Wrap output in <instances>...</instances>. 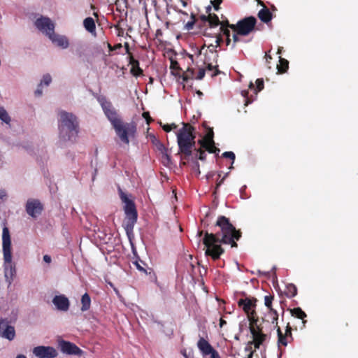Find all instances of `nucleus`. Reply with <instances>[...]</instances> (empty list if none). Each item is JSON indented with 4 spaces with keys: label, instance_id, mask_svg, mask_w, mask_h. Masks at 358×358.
<instances>
[{
    "label": "nucleus",
    "instance_id": "obj_29",
    "mask_svg": "<svg viewBox=\"0 0 358 358\" xmlns=\"http://www.w3.org/2000/svg\"><path fill=\"white\" fill-rule=\"evenodd\" d=\"M285 294L288 298L294 297L297 294V288L295 285L292 283L287 285Z\"/></svg>",
    "mask_w": 358,
    "mask_h": 358
},
{
    "label": "nucleus",
    "instance_id": "obj_5",
    "mask_svg": "<svg viewBox=\"0 0 358 358\" xmlns=\"http://www.w3.org/2000/svg\"><path fill=\"white\" fill-rule=\"evenodd\" d=\"M2 247L4 260L5 278L11 284L15 274V268L12 264L11 240L8 229L5 227L2 231Z\"/></svg>",
    "mask_w": 358,
    "mask_h": 358
},
{
    "label": "nucleus",
    "instance_id": "obj_9",
    "mask_svg": "<svg viewBox=\"0 0 358 358\" xmlns=\"http://www.w3.org/2000/svg\"><path fill=\"white\" fill-rule=\"evenodd\" d=\"M213 138V130L212 128H209L205 136L198 141V143L209 153L218 155L220 150L215 146Z\"/></svg>",
    "mask_w": 358,
    "mask_h": 358
},
{
    "label": "nucleus",
    "instance_id": "obj_59",
    "mask_svg": "<svg viewBox=\"0 0 358 358\" xmlns=\"http://www.w3.org/2000/svg\"><path fill=\"white\" fill-rule=\"evenodd\" d=\"M211 6H208L206 8V13H208V15H209V13H211L210 11H211Z\"/></svg>",
    "mask_w": 358,
    "mask_h": 358
},
{
    "label": "nucleus",
    "instance_id": "obj_36",
    "mask_svg": "<svg viewBox=\"0 0 358 358\" xmlns=\"http://www.w3.org/2000/svg\"><path fill=\"white\" fill-rule=\"evenodd\" d=\"M274 299V295L269 294L264 296V305L268 308V310L273 308L272 303Z\"/></svg>",
    "mask_w": 358,
    "mask_h": 358
},
{
    "label": "nucleus",
    "instance_id": "obj_50",
    "mask_svg": "<svg viewBox=\"0 0 358 358\" xmlns=\"http://www.w3.org/2000/svg\"><path fill=\"white\" fill-rule=\"evenodd\" d=\"M229 28H225V29H220V33H222L223 35L227 37H230V31L229 29Z\"/></svg>",
    "mask_w": 358,
    "mask_h": 358
},
{
    "label": "nucleus",
    "instance_id": "obj_31",
    "mask_svg": "<svg viewBox=\"0 0 358 358\" xmlns=\"http://www.w3.org/2000/svg\"><path fill=\"white\" fill-rule=\"evenodd\" d=\"M256 88L255 89L254 84L250 82L249 85L250 89H254L255 93L257 94L259 92L262 91L264 87V80L262 78H258L256 80Z\"/></svg>",
    "mask_w": 358,
    "mask_h": 358
},
{
    "label": "nucleus",
    "instance_id": "obj_61",
    "mask_svg": "<svg viewBox=\"0 0 358 358\" xmlns=\"http://www.w3.org/2000/svg\"><path fill=\"white\" fill-rule=\"evenodd\" d=\"M265 58H266V61H267L268 62H269V61H270L271 59H272L271 56V55H268L267 53H266V55H265Z\"/></svg>",
    "mask_w": 358,
    "mask_h": 358
},
{
    "label": "nucleus",
    "instance_id": "obj_30",
    "mask_svg": "<svg viewBox=\"0 0 358 358\" xmlns=\"http://www.w3.org/2000/svg\"><path fill=\"white\" fill-rule=\"evenodd\" d=\"M279 64L277 66V69L279 73H284L287 71L289 68V62L280 57Z\"/></svg>",
    "mask_w": 358,
    "mask_h": 358
},
{
    "label": "nucleus",
    "instance_id": "obj_34",
    "mask_svg": "<svg viewBox=\"0 0 358 358\" xmlns=\"http://www.w3.org/2000/svg\"><path fill=\"white\" fill-rule=\"evenodd\" d=\"M0 120L6 124H9L10 122V117L3 107H0Z\"/></svg>",
    "mask_w": 358,
    "mask_h": 358
},
{
    "label": "nucleus",
    "instance_id": "obj_7",
    "mask_svg": "<svg viewBox=\"0 0 358 358\" xmlns=\"http://www.w3.org/2000/svg\"><path fill=\"white\" fill-rule=\"evenodd\" d=\"M257 20L253 16L246 17L231 26L234 32L239 34L240 36H248L255 30Z\"/></svg>",
    "mask_w": 358,
    "mask_h": 358
},
{
    "label": "nucleus",
    "instance_id": "obj_12",
    "mask_svg": "<svg viewBox=\"0 0 358 358\" xmlns=\"http://www.w3.org/2000/svg\"><path fill=\"white\" fill-rule=\"evenodd\" d=\"M43 209L42 203L38 199H29L26 203V211L32 217L39 215Z\"/></svg>",
    "mask_w": 358,
    "mask_h": 358
},
{
    "label": "nucleus",
    "instance_id": "obj_2",
    "mask_svg": "<svg viewBox=\"0 0 358 358\" xmlns=\"http://www.w3.org/2000/svg\"><path fill=\"white\" fill-rule=\"evenodd\" d=\"M98 101L101 104L104 114L110 122L116 134L122 142L128 145L129 143V136L134 137L136 131L135 123L123 122L111 102L108 101L105 96L98 97Z\"/></svg>",
    "mask_w": 358,
    "mask_h": 358
},
{
    "label": "nucleus",
    "instance_id": "obj_10",
    "mask_svg": "<svg viewBox=\"0 0 358 358\" xmlns=\"http://www.w3.org/2000/svg\"><path fill=\"white\" fill-rule=\"evenodd\" d=\"M35 26L38 30L44 33L48 37L51 35L50 33L55 31V24L49 17H41L35 22Z\"/></svg>",
    "mask_w": 358,
    "mask_h": 358
},
{
    "label": "nucleus",
    "instance_id": "obj_57",
    "mask_svg": "<svg viewBox=\"0 0 358 358\" xmlns=\"http://www.w3.org/2000/svg\"><path fill=\"white\" fill-rule=\"evenodd\" d=\"M258 5L262 6V8H267L264 2L262 0H257Z\"/></svg>",
    "mask_w": 358,
    "mask_h": 358
},
{
    "label": "nucleus",
    "instance_id": "obj_13",
    "mask_svg": "<svg viewBox=\"0 0 358 358\" xmlns=\"http://www.w3.org/2000/svg\"><path fill=\"white\" fill-rule=\"evenodd\" d=\"M0 336L9 341H13L15 337V328L9 324L7 319L0 320Z\"/></svg>",
    "mask_w": 358,
    "mask_h": 358
},
{
    "label": "nucleus",
    "instance_id": "obj_23",
    "mask_svg": "<svg viewBox=\"0 0 358 358\" xmlns=\"http://www.w3.org/2000/svg\"><path fill=\"white\" fill-rule=\"evenodd\" d=\"M277 334H278V345L287 346V344L292 342L293 340H290V338L283 334L280 327L276 328Z\"/></svg>",
    "mask_w": 358,
    "mask_h": 358
},
{
    "label": "nucleus",
    "instance_id": "obj_38",
    "mask_svg": "<svg viewBox=\"0 0 358 358\" xmlns=\"http://www.w3.org/2000/svg\"><path fill=\"white\" fill-rule=\"evenodd\" d=\"M52 81V78L50 74H45L43 76V79L41 81L40 85L44 84L45 85H49Z\"/></svg>",
    "mask_w": 358,
    "mask_h": 358
},
{
    "label": "nucleus",
    "instance_id": "obj_25",
    "mask_svg": "<svg viewBox=\"0 0 358 358\" xmlns=\"http://www.w3.org/2000/svg\"><path fill=\"white\" fill-rule=\"evenodd\" d=\"M266 317H268L267 321L271 322V324H274V328H278V313L276 310L273 308H271L268 310Z\"/></svg>",
    "mask_w": 358,
    "mask_h": 358
},
{
    "label": "nucleus",
    "instance_id": "obj_16",
    "mask_svg": "<svg viewBox=\"0 0 358 358\" xmlns=\"http://www.w3.org/2000/svg\"><path fill=\"white\" fill-rule=\"evenodd\" d=\"M290 313L292 316L301 320L298 325L295 326V329H297L298 328L300 329H303L307 322L306 320V317H307L306 313L299 307L291 309Z\"/></svg>",
    "mask_w": 358,
    "mask_h": 358
},
{
    "label": "nucleus",
    "instance_id": "obj_53",
    "mask_svg": "<svg viewBox=\"0 0 358 358\" xmlns=\"http://www.w3.org/2000/svg\"><path fill=\"white\" fill-rule=\"evenodd\" d=\"M227 176V174H226L219 182H217L215 190H217L220 187V186L224 182V180Z\"/></svg>",
    "mask_w": 358,
    "mask_h": 358
},
{
    "label": "nucleus",
    "instance_id": "obj_27",
    "mask_svg": "<svg viewBox=\"0 0 358 358\" xmlns=\"http://www.w3.org/2000/svg\"><path fill=\"white\" fill-rule=\"evenodd\" d=\"M83 26L85 29L90 33H94L96 31V25L94 20L92 17H86L83 21Z\"/></svg>",
    "mask_w": 358,
    "mask_h": 358
},
{
    "label": "nucleus",
    "instance_id": "obj_39",
    "mask_svg": "<svg viewBox=\"0 0 358 358\" xmlns=\"http://www.w3.org/2000/svg\"><path fill=\"white\" fill-rule=\"evenodd\" d=\"M191 17L192 19V20L191 21H189L187 24H186V28L188 29V30H190V29H192L193 27H194V25L196 22V20H195V16L194 14H192L191 15Z\"/></svg>",
    "mask_w": 358,
    "mask_h": 358
},
{
    "label": "nucleus",
    "instance_id": "obj_33",
    "mask_svg": "<svg viewBox=\"0 0 358 358\" xmlns=\"http://www.w3.org/2000/svg\"><path fill=\"white\" fill-rule=\"evenodd\" d=\"M206 71L211 72V77H215L220 73V71L218 69V65L214 66L212 64H207Z\"/></svg>",
    "mask_w": 358,
    "mask_h": 358
},
{
    "label": "nucleus",
    "instance_id": "obj_62",
    "mask_svg": "<svg viewBox=\"0 0 358 358\" xmlns=\"http://www.w3.org/2000/svg\"><path fill=\"white\" fill-rule=\"evenodd\" d=\"M230 43H231V38H230V37H227V38H226V44H227V45H230Z\"/></svg>",
    "mask_w": 358,
    "mask_h": 358
},
{
    "label": "nucleus",
    "instance_id": "obj_51",
    "mask_svg": "<svg viewBox=\"0 0 358 358\" xmlns=\"http://www.w3.org/2000/svg\"><path fill=\"white\" fill-rule=\"evenodd\" d=\"M216 48H213L212 47L208 48L209 52H210L213 55H214V57H215V62H217V59L218 57V54H217V51Z\"/></svg>",
    "mask_w": 358,
    "mask_h": 358
},
{
    "label": "nucleus",
    "instance_id": "obj_21",
    "mask_svg": "<svg viewBox=\"0 0 358 358\" xmlns=\"http://www.w3.org/2000/svg\"><path fill=\"white\" fill-rule=\"evenodd\" d=\"M250 333L252 336L253 343L256 349L259 348L260 345L266 341V334H256L253 328H250Z\"/></svg>",
    "mask_w": 358,
    "mask_h": 358
},
{
    "label": "nucleus",
    "instance_id": "obj_6",
    "mask_svg": "<svg viewBox=\"0 0 358 358\" xmlns=\"http://www.w3.org/2000/svg\"><path fill=\"white\" fill-rule=\"evenodd\" d=\"M119 194L122 201L124 203V228L128 233L134 229V227L138 219V212L134 201L129 199L127 195L120 188H119Z\"/></svg>",
    "mask_w": 358,
    "mask_h": 358
},
{
    "label": "nucleus",
    "instance_id": "obj_8",
    "mask_svg": "<svg viewBox=\"0 0 358 358\" xmlns=\"http://www.w3.org/2000/svg\"><path fill=\"white\" fill-rule=\"evenodd\" d=\"M257 299L255 297H245L240 299L238 302V306L247 315L248 319L257 316L256 312Z\"/></svg>",
    "mask_w": 358,
    "mask_h": 358
},
{
    "label": "nucleus",
    "instance_id": "obj_24",
    "mask_svg": "<svg viewBox=\"0 0 358 358\" xmlns=\"http://www.w3.org/2000/svg\"><path fill=\"white\" fill-rule=\"evenodd\" d=\"M153 143L156 146L157 150L161 152V154L162 155L163 157L165 158L168 161V162H170V156L168 154V150L164 146V145L162 142H160L159 140H157L156 138H155V141H153Z\"/></svg>",
    "mask_w": 358,
    "mask_h": 358
},
{
    "label": "nucleus",
    "instance_id": "obj_44",
    "mask_svg": "<svg viewBox=\"0 0 358 358\" xmlns=\"http://www.w3.org/2000/svg\"><path fill=\"white\" fill-rule=\"evenodd\" d=\"M176 127H177V126L175 124H164V125L162 126V128H163L164 131H165L166 132H169L173 129H176Z\"/></svg>",
    "mask_w": 358,
    "mask_h": 358
},
{
    "label": "nucleus",
    "instance_id": "obj_1",
    "mask_svg": "<svg viewBox=\"0 0 358 358\" xmlns=\"http://www.w3.org/2000/svg\"><path fill=\"white\" fill-rule=\"evenodd\" d=\"M215 226L219 227L220 232L209 233L199 230L197 236L201 237L203 234V244L206 247L205 255L210 257L213 260L219 259L224 252L222 244L230 245L231 248H237L236 241L242 237V232L230 222L229 218L220 215L217 217Z\"/></svg>",
    "mask_w": 358,
    "mask_h": 358
},
{
    "label": "nucleus",
    "instance_id": "obj_26",
    "mask_svg": "<svg viewBox=\"0 0 358 358\" xmlns=\"http://www.w3.org/2000/svg\"><path fill=\"white\" fill-rule=\"evenodd\" d=\"M250 322L249 328H253L256 334H263V327L261 324H258L259 317L258 316L251 317L248 320Z\"/></svg>",
    "mask_w": 358,
    "mask_h": 358
},
{
    "label": "nucleus",
    "instance_id": "obj_17",
    "mask_svg": "<svg viewBox=\"0 0 358 358\" xmlns=\"http://www.w3.org/2000/svg\"><path fill=\"white\" fill-rule=\"evenodd\" d=\"M52 303L57 308L62 311H67L69 308V300L64 295L55 296L52 299Z\"/></svg>",
    "mask_w": 358,
    "mask_h": 358
},
{
    "label": "nucleus",
    "instance_id": "obj_40",
    "mask_svg": "<svg viewBox=\"0 0 358 358\" xmlns=\"http://www.w3.org/2000/svg\"><path fill=\"white\" fill-rule=\"evenodd\" d=\"M222 157L224 158H229L232 160V163L235 160V154L233 152L229 151V152H224L222 154Z\"/></svg>",
    "mask_w": 358,
    "mask_h": 358
},
{
    "label": "nucleus",
    "instance_id": "obj_64",
    "mask_svg": "<svg viewBox=\"0 0 358 358\" xmlns=\"http://www.w3.org/2000/svg\"><path fill=\"white\" fill-rule=\"evenodd\" d=\"M16 358H26V357L24 355H20Z\"/></svg>",
    "mask_w": 358,
    "mask_h": 358
},
{
    "label": "nucleus",
    "instance_id": "obj_3",
    "mask_svg": "<svg viewBox=\"0 0 358 358\" xmlns=\"http://www.w3.org/2000/svg\"><path fill=\"white\" fill-rule=\"evenodd\" d=\"M182 124L183 127L177 133V143L179 152L182 155V159H188L192 155V150H196L195 160H206V150L201 147L199 149L195 148V128L189 123H182Z\"/></svg>",
    "mask_w": 358,
    "mask_h": 358
},
{
    "label": "nucleus",
    "instance_id": "obj_42",
    "mask_svg": "<svg viewBox=\"0 0 358 358\" xmlns=\"http://www.w3.org/2000/svg\"><path fill=\"white\" fill-rule=\"evenodd\" d=\"M292 327L288 323L286 326L285 333L284 334L290 338V340H293L292 334Z\"/></svg>",
    "mask_w": 358,
    "mask_h": 358
},
{
    "label": "nucleus",
    "instance_id": "obj_48",
    "mask_svg": "<svg viewBox=\"0 0 358 358\" xmlns=\"http://www.w3.org/2000/svg\"><path fill=\"white\" fill-rule=\"evenodd\" d=\"M108 48H109L110 51H113L122 48V45L121 43H117L114 46H112L110 43H108Z\"/></svg>",
    "mask_w": 358,
    "mask_h": 358
},
{
    "label": "nucleus",
    "instance_id": "obj_28",
    "mask_svg": "<svg viewBox=\"0 0 358 358\" xmlns=\"http://www.w3.org/2000/svg\"><path fill=\"white\" fill-rule=\"evenodd\" d=\"M81 310L83 312L87 311L90 308L91 298L87 293H85L81 298Z\"/></svg>",
    "mask_w": 358,
    "mask_h": 358
},
{
    "label": "nucleus",
    "instance_id": "obj_45",
    "mask_svg": "<svg viewBox=\"0 0 358 358\" xmlns=\"http://www.w3.org/2000/svg\"><path fill=\"white\" fill-rule=\"evenodd\" d=\"M238 36H240L239 34H237L236 32H234V34H233V36H232V38H233L232 48H234L236 46V44L241 41Z\"/></svg>",
    "mask_w": 358,
    "mask_h": 358
},
{
    "label": "nucleus",
    "instance_id": "obj_35",
    "mask_svg": "<svg viewBox=\"0 0 358 358\" xmlns=\"http://www.w3.org/2000/svg\"><path fill=\"white\" fill-rule=\"evenodd\" d=\"M215 45L214 44L209 45L208 48H210V47L214 48H217V47L220 46L221 43L223 41L221 33L215 34Z\"/></svg>",
    "mask_w": 358,
    "mask_h": 358
},
{
    "label": "nucleus",
    "instance_id": "obj_19",
    "mask_svg": "<svg viewBox=\"0 0 358 358\" xmlns=\"http://www.w3.org/2000/svg\"><path fill=\"white\" fill-rule=\"evenodd\" d=\"M200 19L203 22H208L210 28L216 27L220 23L218 16L215 13H209L208 15H201Z\"/></svg>",
    "mask_w": 358,
    "mask_h": 358
},
{
    "label": "nucleus",
    "instance_id": "obj_11",
    "mask_svg": "<svg viewBox=\"0 0 358 358\" xmlns=\"http://www.w3.org/2000/svg\"><path fill=\"white\" fill-rule=\"evenodd\" d=\"M197 347L203 356L210 355V358H220L217 351L203 337L199 339Z\"/></svg>",
    "mask_w": 358,
    "mask_h": 358
},
{
    "label": "nucleus",
    "instance_id": "obj_14",
    "mask_svg": "<svg viewBox=\"0 0 358 358\" xmlns=\"http://www.w3.org/2000/svg\"><path fill=\"white\" fill-rule=\"evenodd\" d=\"M33 353L39 358H55L57 355V350L50 346L35 347Z\"/></svg>",
    "mask_w": 358,
    "mask_h": 358
},
{
    "label": "nucleus",
    "instance_id": "obj_46",
    "mask_svg": "<svg viewBox=\"0 0 358 358\" xmlns=\"http://www.w3.org/2000/svg\"><path fill=\"white\" fill-rule=\"evenodd\" d=\"M223 0H213L211 1V3L213 4L214 9L215 10H218L220 9V5L222 3Z\"/></svg>",
    "mask_w": 358,
    "mask_h": 358
},
{
    "label": "nucleus",
    "instance_id": "obj_60",
    "mask_svg": "<svg viewBox=\"0 0 358 358\" xmlns=\"http://www.w3.org/2000/svg\"><path fill=\"white\" fill-rule=\"evenodd\" d=\"M268 5L270 6V8L272 11H275L277 10V8H275V6L273 5V4H270L269 3H268Z\"/></svg>",
    "mask_w": 358,
    "mask_h": 358
},
{
    "label": "nucleus",
    "instance_id": "obj_55",
    "mask_svg": "<svg viewBox=\"0 0 358 358\" xmlns=\"http://www.w3.org/2000/svg\"><path fill=\"white\" fill-rule=\"evenodd\" d=\"M124 48H125V50H126V52L129 55V57L130 55H132V54L129 51V45L128 43H124Z\"/></svg>",
    "mask_w": 358,
    "mask_h": 358
},
{
    "label": "nucleus",
    "instance_id": "obj_18",
    "mask_svg": "<svg viewBox=\"0 0 358 358\" xmlns=\"http://www.w3.org/2000/svg\"><path fill=\"white\" fill-rule=\"evenodd\" d=\"M50 34L51 35H50L48 38L52 41L53 43L63 49H66L69 47V41L66 36L56 34L55 31Z\"/></svg>",
    "mask_w": 358,
    "mask_h": 358
},
{
    "label": "nucleus",
    "instance_id": "obj_41",
    "mask_svg": "<svg viewBox=\"0 0 358 358\" xmlns=\"http://www.w3.org/2000/svg\"><path fill=\"white\" fill-rule=\"evenodd\" d=\"M241 94L245 98V106H248L249 103L252 102V100L250 99V98H248V91L243 90L241 92Z\"/></svg>",
    "mask_w": 358,
    "mask_h": 358
},
{
    "label": "nucleus",
    "instance_id": "obj_63",
    "mask_svg": "<svg viewBox=\"0 0 358 358\" xmlns=\"http://www.w3.org/2000/svg\"><path fill=\"white\" fill-rule=\"evenodd\" d=\"M188 79H189V78H188V76H187L184 75V76H182V80H183L184 81L187 82V81L188 80Z\"/></svg>",
    "mask_w": 358,
    "mask_h": 358
},
{
    "label": "nucleus",
    "instance_id": "obj_52",
    "mask_svg": "<svg viewBox=\"0 0 358 358\" xmlns=\"http://www.w3.org/2000/svg\"><path fill=\"white\" fill-rule=\"evenodd\" d=\"M41 85H38L36 90L34 92V94L36 96H39L43 94L42 90L41 88Z\"/></svg>",
    "mask_w": 358,
    "mask_h": 358
},
{
    "label": "nucleus",
    "instance_id": "obj_20",
    "mask_svg": "<svg viewBox=\"0 0 358 358\" xmlns=\"http://www.w3.org/2000/svg\"><path fill=\"white\" fill-rule=\"evenodd\" d=\"M129 63L131 66L130 73L134 76L138 77L143 75V70L139 66V62L137 59H134L133 55H130Z\"/></svg>",
    "mask_w": 358,
    "mask_h": 358
},
{
    "label": "nucleus",
    "instance_id": "obj_54",
    "mask_svg": "<svg viewBox=\"0 0 358 358\" xmlns=\"http://www.w3.org/2000/svg\"><path fill=\"white\" fill-rule=\"evenodd\" d=\"M43 261L46 263H50L51 262V257L48 255H45L43 256Z\"/></svg>",
    "mask_w": 358,
    "mask_h": 358
},
{
    "label": "nucleus",
    "instance_id": "obj_32",
    "mask_svg": "<svg viewBox=\"0 0 358 358\" xmlns=\"http://www.w3.org/2000/svg\"><path fill=\"white\" fill-rule=\"evenodd\" d=\"M170 69L172 70V73L175 76L179 74L180 71H182L178 62L173 59H171Z\"/></svg>",
    "mask_w": 358,
    "mask_h": 358
},
{
    "label": "nucleus",
    "instance_id": "obj_56",
    "mask_svg": "<svg viewBox=\"0 0 358 358\" xmlns=\"http://www.w3.org/2000/svg\"><path fill=\"white\" fill-rule=\"evenodd\" d=\"M6 196V193L3 189H0V199H3Z\"/></svg>",
    "mask_w": 358,
    "mask_h": 358
},
{
    "label": "nucleus",
    "instance_id": "obj_22",
    "mask_svg": "<svg viewBox=\"0 0 358 358\" xmlns=\"http://www.w3.org/2000/svg\"><path fill=\"white\" fill-rule=\"evenodd\" d=\"M258 17L264 23H268L273 18V15L268 8L261 9L258 13Z\"/></svg>",
    "mask_w": 358,
    "mask_h": 358
},
{
    "label": "nucleus",
    "instance_id": "obj_47",
    "mask_svg": "<svg viewBox=\"0 0 358 358\" xmlns=\"http://www.w3.org/2000/svg\"><path fill=\"white\" fill-rule=\"evenodd\" d=\"M205 72H206V69H200L198 71L196 76V79H197V80L203 79V77L205 76Z\"/></svg>",
    "mask_w": 358,
    "mask_h": 358
},
{
    "label": "nucleus",
    "instance_id": "obj_37",
    "mask_svg": "<svg viewBox=\"0 0 358 358\" xmlns=\"http://www.w3.org/2000/svg\"><path fill=\"white\" fill-rule=\"evenodd\" d=\"M140 263H141L143 265H145V264L143 261H141L138 257V259H136L134 262V264H135V266H136V268L138 271H142L145 273H147V271L144 268V267Z\"/></svg>",
    "mask_w": 358,
    "mask_h": 358
},
{
    "label": "nucleus",
    "instance_id": "obj_4",
    "mask_svg": "<svg viewBox=\"0 0 358 358\" xmlns=\"http://www.w3.org/2000/svg\"><path fill=\"white\" fill-rule=\"evenodd\" d=\"M59 136L64 141H75L79 130L77 117L72 113L66 111L59 113Z\"/></svg>",
    "mask_w": 358,
    "mask_h": 358
},
{
    "label": "nucleus",
    "instance_id": "obj_58",
    "mask_svg": "<svg viewBox=\"0 0 358 358\" xmlns=\"http://www.w3.org/2000/svg\"><path fill=\"white\" fill-rule=\"evenodd\" d=\"M226 324H227V322L223 318H220V327L222 328Z\"/></svg>",
    "mask_w": 358,
    "mask_h": 358
},
{
    "label": "nucleus",
    "instance_id": "obj_49",
    "mask_svg": "<svg viewBox=\"0 0 358 358\" xmlns=\"http://www.w3.org/2000/svg\"><path fill=\"white\" fill-rule=\"evenodd\" d=\"M143 117L145 119L148 124H149L152 121V119L150 116L149 112H143Z\"/></svg>",
    "mask_w": 358,
    "mask_h": 358
},
{
    "label": "nucleus",
    "instance_id": "obj_43",
    "mask_svg": "<svg viewBox=\"0 0 358 358\" xmlns=\"http://www.w3.org/2000/svg\"><path fill=\"white\" fill-rule=\"evenodd\" d=\"M220 29H225V28H230L231 29V26L232 25H234V24H230L228 20H225V21H220Z\"/></svg>",
    "mask_w": 358,
    "mask_h": 358
},
{
    "label": "nucleus",
    "instance_id": "obj_15",
    "mask_svg": "<svg viewBox=\"0 0 358 358\" xmlns=\"http://www.w3.org/2000/svg\"><path fill=\"white\" fill-rule=\"evenodd\" d=\"M59 347L62 352L67 355H80L83 352L82 350H80L76 345L69 341H60Z\"/></svg>",
    "mask_w": 358,
    "mask_h": 358
}]
</instances>
